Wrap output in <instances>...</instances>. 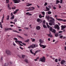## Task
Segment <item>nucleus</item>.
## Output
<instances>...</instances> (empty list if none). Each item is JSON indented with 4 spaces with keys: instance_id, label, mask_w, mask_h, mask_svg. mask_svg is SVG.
Listing matches in <instances>:
<instances>
[{
    "instance_id": "obj_1",
    "label": "nucleus",
    "mask_w": 66,
    "mask_h": 66,
    "mask_svg": "<svg viewBox=\"0 0 66 66\" xmlns=\"http://www.w3.org/2000/svg\"><path fill=\"white\" fill-rule=\"evenodd\" d=\"M46 58L44 56H43V57L40 58V60L39 61H40V62H45L46 61Z\"/></svg>"
},
{
    "instance_id": "obj_2",
    "label": "nucleus",
    "mask_w": 66,
    "mask_h": 66,
    "mask_svg": "<svg viewBox=\"0 0 66 66\" xmlns=\"http://www.w3.org/2000/svg\"><path fill=\"white\" fill-rule=\"evenodd\" d=\"M46 18H47L48 21L49 20V19H50H50H52V20H53L54 21H55V20H54V19H53V18L52 17H50V16H46Z\"/></svg>"
},
{
    "instance_id": "obj_3",
    "label": "nucleus",
    "mask_w": 66,
    "mask_h": 66,
    "mask_svg": "<svg viewBox=\"0 0 66 66\" xmlns=\"http://www.w3.org/2000/svg\"><path fill=\"white\" fill-rule=\"evenodd\" d=\"M61 30H63V31H62V32H65V30L64 29H65L66 28V25H62L61 26Z\"/></svg>"
},
{
    "instance_id": "obj_4",
    "label": "nucleus",
    "mask_w": 66,
    "mask_h": 66,
    "mask_svg": "<svg viewBox=\"0 0 66 66\" xmlns=\"http://www.w3.org/2000/svg\"><path fill=\"white\" fill-rule=\"evenodd\" d=\"M56 19L58 21H63V22H66V20L65 19L63 20L62 19H58L57 18H56Z\"/></svg>"
},
{
    "instance_id": "obj_5",
    "label": "nucleus",
    "mask_w": 66,
    "mask_h": 66,
    "mask_svg": "<svg viewBox=\"0 0 66 66\" xmlns=\"http://www.w3.org/2000/svg\"><path fill=\"white\" fill-rule=\"evenodd\" d=\"M6 53L8 55H11L12 54V53L10 50H6Z\"/></svg>"
},
{
    "instance_id": "obj_6",
    "label": "nucleus",
    "mask_w": 66,
    "mask_h": 66,
    "mask_svg": "<svg viewBox=\"0 0 66 66\" xmlns=\"http://www.w3.org/2000/svg\"><path fill=\"white\" fill-rule=\"evenodd\" d=\"M54 28L55 29H57V30H60V27L58 25H56L54 26Z\"/></svg>"
},
{
    "instance_id": "obj_7",
    "label": "nucleus",
    "mask_w": 66,
    "mask_h": 66,
    "mask_svg": "<svg viewBox=\"0 0 66 66\" xmlns=\"http://www.w3.org/2000/svg\"><path fill=\"white\" fill-rule=\"evenodd\" d=\"M39 45L41 47H42V48L45 49L46 47V46L44 45H41V43H40Z\"/></svg>"
},
{
    "instance_id": "obj_8",
    "label": "nucleus",
    "mask_w": 66,
    "mask_h": 66,
    "mask_svg": "<svg viewBox=\"0 0 66 66\" xmlns=\"http://www.w3.org/2000/svg\"><path fill=\"white\" fill-rule=\"evenodd\" d=\"M36 30H39L40 29V26H37L36 27Z\"/></svg>"
},
{
    "instance_id": "obj_9",
    "label": "nucleus",
    "mask_w": 66,
    "mask_h": 66,
    "mask_svg": "<svg viewBox=\"0 0 66 66\" xmlns=\"http://www.w3.org/2000/svg\"><path fill=\"white\" fill-rule=\"evenodd\" d=\"M30 48H32V49H34V47L33 46V45H31L30 46H29L28 47V49H30Z\"/></svg>"
},
{
    "instance_id": "obj_10",
    "label": "nucleus",
    "mask_w": 66,
    "mask_h": 66,
    "mask_svg": "<svg viewBox=\"0 0 66 66\" xmlns=\"http://www.w3.org/2000/svg\"><path fill=\"white\" fill-rule=\"evenodd\" d=\"M65 63H66V61L65 60H62L61 62V64H64Z\"/></svg>"
},
{
    "instance_id": "obj_11",
    "label": "nucleus",
    "mask_w": 66,
    "mask_h": 66,
    "mask_svg": "<svg viewBox=\"0 0 66 66\" xmlns=\"http://www.w3.org/2000/svg\"><path fill=\"white\" fill-rule=\"evenodd\" d=\"M46 10H45V11H50V9H49V8L48 7L46 6Z\"/></svg>"
},
{
    "instance_id": "obj_12",
    "label": "nucleus",
    "mask_w": 66,
    "mask_h": 66,
    "mask_svg": "<svg viewBox=\"0 0 66 66\" xmlns=\"http://www.w3.org/2000/svg\"><path fill=\"white\" fill-rule=\"evenodd\" d=\"M52 32L53 33H54V34H55V33H56V30L54 29H53V30L52 31Z\"/></svg>"
},
{
    "instance_id": "obj_13",
    "label": "nucleus",
    "mask_w": 66,
    "mask_h": 66,
    "mask_svg": "<svg viewBox=\"0 0 66 66\" xmlns=\"http://www.w3.org/2000/svg\"><path fill=\"white\" fill-rule=\"evenodd\" d=\"M37 22H39L40 21H41V20H40V19L38 18L37 19Z\"/></svg>"
},
{
    "instance_id": "obj_14",
    "label": "nucleus",
    "mask_w": 66,
    "mask_h": 66,
    "mask_svg": "<svg viewBox=\"0 0 66 66\" xmlns=\"http://www.w3.org/2000/svg\"><path fill=\"white\" fill-rule=\"evenodd\" d=\"M15 42L16 43H22V41H20L18 40H16L15 41Z\"/></svg>"
},
{
    "instance_id": "obj_15",
    "label": "nucleus",
    "mask_w": 66,
    "mask_h": 66,
    "mask_svg": "<svg viewBox=\"0 0 66 66\" xmlns=\"http://www.w3.org/2000/svg\"><path fill=\"white\" fill-rule=\"evenodd\" d=\"M58 35H59V33L58 32H57L55 34V36L56 37H57V36H58Z\"/></svg>"
},
{
    "instance_id": "obj_16",
    "label": "nucleus",
    "mask_w": 66,
    "mask_h": 66,
    "mask_svg": "<svg viewBox=\"0 0 66 66\" xmlns=\"http://www.w3.org/2000/svg\"><path fill=\"white\" fill-rule=\"evenodd\" d=\"M17 0H13V2L14 3H17Z\"/></svg>"
},
{
    "instance_id": "obj_17",
    "label": "nucleus",
    "mask_w": 66,
    "mask_h": 66,
    "mask_svg": "<svg viewBox=\"0 0 66 66\" xmlns=\"http://www.w3.org/2000/svg\"><path fill=\"white\" fill-rule=\"evenodd\" d=\"M50 30L51 31V32H52V31L53 30L52 28V27H50Z\"/></svg>"
},
{
    "instance_id": "obj_18",
    "label": "nucleus",
    "mask_w": 66,
    "mask_h": 66,
    "mask_svg": "<svg viewBox=\"0 0 66 66\" xmlns=\"http://www.w3.org/2000/svg\"><path fill=\"white\" fill-rule=\"evenodd\" d=\"M27 4L28 5H26V6H30V5H32L31 4H30L29 3H28Z\"/></svg>"
},
{
    "instance_id": "obj_19",
    "label": "nucleus",
    "mask_w": 66,
    "mask_h": 66,
    "mask_svg": "<svg viewBox=\"0 0 66 66\" xmlns=\"http://www.w3.org/2000/svg\"><path fill=\"white\" fill-rule=\"evenodd\" d=\"M60 2L59 1L57 0L56 1V4H58V3H59Z\"/></svg>"
},
{
    "instance_id": "obj_20",
    "label": "nucleus",
    "mask_w": 66,
    "mask_h": 66,
    "mask_svg": "<svg viewBox=\"0 0 66 66\" xmlns=\"http://www.w3.org/2000/svg\"><path fill=\"white\" fill-rule=\"evenodd\" d=\"M32 49H31V50H30V53H32V54H34V53L33 52H32Z\"/></svg>"
},
{
    "instance_id": "obj_21",
    "label": "nucleus",
    "mask_w": 66,
    "mask_h": 66,
    "mask_svg": "<svg viewBox=\"0 0 66 66\" xmlns=\"http://www.w3.org/2000/svg\"><path fill=\"white\" fill-rule=\"evenodd\" d=\"M31 40H32V42H34L35 41V39H33V38H31Z\"/></svg>"
},
{
    "instance_id": "obj_22",
    "label": "nucleus",
    "mask_w": 66,
    "mask_h": 66,
    "mask_svg": "<svg viewBox=\"0 0 66 66\" xmlns=\"http://www.w3.org/2000/svg\"><path fill=\"white\" fill-rule=\"evenodd\" d=\"M5 29V32H6V31H9L8 29L7 28H5L4 29Z\"/></svg>"
},
{
    "instance_id": "obj_23",
    "label": "nucleus",
    "mask_w": 66,
    "mask_h": 66,
    "mask_svg": "<svg viewBox=\"0 0 66 66\" xmlns=\"http://www.w3.org/2000/svg\"><path fill=\"white\" fill-rule=\"evenodd\" d=\"M52 13V12H51L50 11H48L47 12V14H49V15H50V14H51Z\"/></svg>"
},
{
    "instance_id": "obj_24",
    "label": "nucleus",
    "mask_w": 66,
    "mask_h": 66,
    "mask_svg": "<svg viewBox=\"0 0 66 66\" xmlns=\"http://www.w3.org/2000/svg\"><path fill=\"white\" fill-rule=\"evenodd\" d=\"M24 61L25 62H26V63H28V60L27 59H25L24 60Z\"/></svg>"
},
{
    "instance_id": "obj_25",
    "label": "nucleus",
    "mask_w": 66,
    "mask_h": 66,
    "mask_svg": "<svg viewBox=\"0 0 66 66\" xmlns=\"http://www.w3.org/2000/svg\"><path fill=\"white\" fill-rule=\"evenodd\" d=\"M14 15H12V17L11 18V19H14Z\"/></svg>"
},
{
    "instance_id": "obj_26",
    "label": "nucleus",
    "mask_w": 66,
    "mask_h": 66,
    "mask_svg": "<svg viewBox=\"0 0 66 66\" xmlns=\"http://www.w3.org/2000/svg\"><path fill=\"white\" fill-rule=\"evenodd\" d=\"M17 36L18 37H19V38H21V39H22V38H23L22 37H21V36H19L18 35Z\"/></svg>"
},
{
    "instance_id": "obj_27",
    "label": "nucleus",
    "mask_w": 66,
    "mask_h": 66,
    "mask_svg": "<svg viewBox=\"0 0 66 66\" xmlns=\"http://www.w3.org/2000/svg\"><path fill=\"white\" fill-rule=\"evenodd\" d=\"M13 32H16V33H19V32H18L16 30H13Z\"/></svg>"
},
{
    "instance_id": "obj_28",
    "label": "nucleus",
    "mask_w": 66,
    "mask_h": 66,
    "mask_svg": "<svg viewBox=\"0 0 66 66\" xmlns=\"http://www.w3.org/2000/svg\"><path fill=\"white\" fill-rule=\"evenodd\" d=\"M39 42L40 43V44H41V43H43L42 40L41 39H40L39 40Z\"/></svg>"
},
{
    "instance_id": "obj_29",
    "label": "nucleus",
    "mask_w": 66,
    "mask_h": 66,
    "mask_svg": "<svg viewBox=\"0 0 66 66\" xmlns=\"http://www.w3.org/2000/svg\"><path fill=\"white\" fill-rule=\"evenodd\" d=\"M16 7H13L12 8V10H15L16 9Z\"/></svg>"
},
{
    "instance_id": "obj_30",
    "label": "nucleus",
    "mask_w": 66,
    "mask_h": 66,
    "mask_svg": "<svg viewBox=\"0 0 66 66\" xmlns=\"http://www.w3.org/2000/svg\"><path fill=\"white\" fill-rule=\"evenodd\" d=\"M22 57L23 59H24V57L26 56V55H22Z\"/></svg>"
},
{
    "instance_id": "obj_31",
    "label": "nucleus",
    "mask_w": 66,
    "mask_h": 66,
    "mask_svg": "<svg viewBox=\"0 0 66 66\" xmlns=\"http://www.w3.org/2000/svg\"><path fill=\"white\" fill-rule=\"evenodd\" d=\"M43 27L44 28H47V26H46L45 25H43Z\"/></svg>"
},
{
    "instance_id": "obj_32",
    "label": "nucleus",
    "mask_w": 66,
    "mask_h": 66,
    "mask_svg": "<svg viewBox=\"0 0 66 66\" xmlns=\"http://www.w3.org/2000/svg\"><path fill=\"white\" fill-rule=\"evenodd\" d=\"M55 62L57 63V62H58V60H57V59H56L55 60Z\"/></svg>"
},
{
    "instance_id": "obj_33",
    "label": "nucleus",
    "mask_w": 66,
    "mask_h": 66,
    "mask_svg": "<svg viewBox=\"0 0 66 66\" xmlns=\"http://www.w3.org/2000/svg\"><path fill=\"white\" fill-rule=\"evenodd\" d=\"M39 16L40 18H42V16L41 14H40V15H39Z\"/></svg>"
},
{
    "instance_id": "obj_34",
    "label": "nucleus",
    "mask_w": 66,
    "mask_h": 66,
    "mask_svg": "<svg viewBox=\"0 0 66 66\" xmlns=\"http://www.w3.org/2000/svg\"><path fill=\"white\" fill-rule=\"evenodd\" d=\"M8 64H9V63H8L7 64L5 63L4 66H8Z\"/></svg>"
},
{
    "instance_id": "obj_35",
    "label": "nucleus",
    "mask_w": 66,
    "mask_h": 66,
    "mask_svg": "<svg viewBox=\"0 0 66 66\" xmlns=\"http://www.w3.org/2000/svg\"><path fill=\"white\" fill-rule=\"evenodd\" d=\"M30 40L29 39H28L27 40H26L25 41V42L26 43H28V42H29V41Z\"/></svg>"
},
{
    "instance_id": "obj_36",
    "label": "nucleus",
    "mask_w": 66,
    "mask_h": 66,
    "mask_svg": "<svg viewBox=\"0 0 66 66\" xmlns=\"http://www.w3.org/2000/svg\"><path fill=\"white\" fill-rule=\"evenodd\" d=\"M6 3H8L9 2V0H6Z\"/></svg>"
},
{
    "instance_id": "obj_37",
    "label": "nucleus",
    "mask_w": 66,
    "mask_h": 66,
    "mask_svg": "<svg viewBox=\"0 0 66 66\" xmlns=\"http://www.w3.org/2000/svg\"><path fill=\"white\" fill-rule=\"evenodd\" d=\"M21 44H22L23 45H24V46H26V44L24 43H22H22H21Z\"/></svg>"
},
{
    "instance_id": "obj_38",
    "label": "nucleus",
    "mask_w": 66,
    "mask_h": 66,
    "mask_svg": "<svg viewBox=\"0 0 66 66\" xmlns=\"http://www.w3.org/2000/svg\"><path fill=\"white\" fill-rule=\"evenodd\" d=\"M42 13L43 14V15L44 16L45 15V12H42Z\"/></svg>"
},
{
    "instance_id": "obj_39",
    "label": "nucleus",
    "mask_w": 66,
    "mask_h": 66,
    "mask_svg": "<svg viewBox=\"0 0 66 66\" xmlns=\"http://www.w3.org/2000/svg\"><path fill=\"white\" fill-rule=\"evenodd\" d=\"M49 24L50 26H52V23L50 22L49 23Z\"/></svg>"
},
{
    "instance_id": "obj_40",
    "label": "nucleus",
    "mask_w": 66,
    "mask_h": 66,
    "mask_svg": "<svg viewBox=\"0 0 66 66\" xmlns=\"http://www.w3.org/2000/svg\"><path fill=\"white\" fill-rule=\"evenodd\" d=\"M19 2H20V0H19L18 1L17 0V3H19Z\"/></svg>"
},
{
    "instance_id": "obj_41",
    "label": "nucleus",
    "mask_w": 66,
    "mask_h": 66,
    "mask_svg": "<svg viewBox=\"0 0 66 66\" xmlns=\"http://www.w3.org/2000/svg\"><path fill=\"white\" fill-rule=\"evenodd\" d=\"M50 22H52V23H54V22H53V21H52V20H50Z\"/></svg>"
},
{
    "instance_id": "obj_42",
    "label": "nucleus",
    "mask_w": 66,
    "mask_h": 66,
    "mask_svg": "<svg viewBox=\"0 0 66 66\" xmlns=\"http://www.w3.org/2000/svg\"><path fill=\"white\" fill-rule=\"evenodd\" d=\"M34 48H36V44H33Z\"/></svg>"
},
{
    "instance_id": "obj_43",
    "label": "nucleus",
    "mask_w": 66,
    "mask_h": 66,
    "mask_svg": "<svg viewBox=\"0 0 66 66\" xmlns=\"http://www.w3.org/2000/svg\"><path fill=\"white\" fill-rule=\"evenodd\" d=\"M47 3H45V4L44 5V6H46L47 5Z\"/></svg>"
},
{
    "instance_id": "obj_44",
    "label": "nucleus",
    "mask_w": 66,
    "mask_h": 66,
    "mask_svg": "<svg viewBox=\"0 0 66 66\" xmlns=\"http://www.w3.org/2000/svg\"><path fill=\"white\" fill-rule=\"evenodd\" d=\"M17 12H16V11H14L13 12V14H16V13H17Z\"/></svg>"
},
{
    "instance_id": "obj_45",
    "label": "nucleus",
    "mask_w": 66,
    "mask_h": 66,
    "mask_svg": "<svg viewBox=\"0 0 66 66\" xmlns=\"http://www.w3.org/2000/svg\"><path fill=\"white\" fill-rule=\"evenodd\" d=\"M47 35L48 37H49L50 36L51 34H47Z\"/></svg>"
},
{
    "instance_id": "obj_46",
    "label": "nucleus",
    "mask_w": 66,
    "mask_h": 66,
    "mask_svg": "<svg viewBox=\"0 0 66 66\" xmlns=\"http://www.w3.org/2000/svg\"><path fill=\"white\" fill-rule=\"evenodd\" d=\"M60 3L62 4L63 2V0H60Z\"/></svg>"
},
{
    "instance_id": "obj_47",
    "label": "nucleus",
    "mask_w": 66,
    "mask_h": 66,
    "mask_svg": "<svg viewBox=\"0 0 66 66\" xmlns=\"http://www.w3.org/2000/svg\"><path fill=\"white\" fill-rule=\"evenodd\" d=\"M31 9H32V10L31 11H32L33 10H34V9H35V8L34 7H31Z\"/></svg>"
},
{
    "instance_id": "obj_48",
    "label": "nucleus",
    "mask_w": 66,
    "mask_h": 66,
    "mask_svg": "<svg viewBox=\"0 0 66 66\" xmlns=\"http://www.w3.org/2000/svg\"><path fill=\"white\" fill-rule=\"evenodd\" d=\"M40 52V51L38 50L35 52L36 53H37V52Z\"/></svg>"
},
{
    "instance_id": "obj_49",
    "label": "nucleus",
    "mask_w": 66,
    "mask_h": 66,
    "mask_svg": "<svg viewBox=\"0 0 66 66\" xmlns=\"http://www.w3.org/2000/svg\"><path fill=\"white\" fill-rule=\"evenodd\" d=\"M30 13L29 12H27L26 13V15H29V14Z\"/></svg>"
},
{
    "instance_id": "obj_50",
    "label": "nucleus",
    "mask_w": 66,
    "mask_h": 66,
    "mask_svg": "<svg viewBox=\"0 0 66 66\" xmlns=\"http://www.w3.org/2000/svg\"><path fill=\"white\" fill-rule=\"evenodd\" d=\"M32 11V9H30V10H26V11L27 12H28V11Z\"/></svg>"
},
{
    "instance_id": "obj_51",
    "label": "nucleus",
    "mask_w": 66,
    "mask_h": 66,
    "mask_svg": "<svg viewBox=\"0 0 66 66\" xmlns=\"http://www.w3.org/2000/svg\"><path fill=\"white\" fill-rule=\"evenodd\" d=\"M15 11L17 12H17H18V11H19V9H16Z\"/></svg>"
},
{
    "instance_id": "obj_52",
    "label": "nucleus",
    "mask_w": 66,
    "mask_h": 66,
    "mask_svg": "<svg viewBox=\"0 0 66 66\" xmlns=\"http://www.w3.org/2000/svg\"><path fill=\"white\" fill-rule=\"evenodd\" d=\"M8 10H11V7H8Z\"/></svg>"
},
{
    "instance_id": "obj_53",
    "label": "nucleus",
    "mask_w": 66,
    "mask_h": 66,
    "mask_svg": "<svg viewBox=\"0 0 66 66\" xmlns=\"http://www.w3.org/2000/svg\"><path fill=\"white\" fill-rule=\"evenodd\" d=\"M8 31L9 30H12V29L11 28H8Z\"/></svg>"
},
{
    "instance_id": "obj_54",
    "label": "nucleus",
    "mask_w": 66,
    "mask_h": 66,
    "mask_svg": "<svg viewBox=\"0 0 66 66\" xmlns=\"http://www.w3.org/2000/svg\"><path fill=\"white\" fill-rule=\"evenodd\" d=\"M47 28H50V26H49V25H47Z\"/></svg>"
},
{
    "instance_id": "obj_55",
    "label": "nucleus",
    "mask_w": 66,
    "mask_h": 66,
    "mask_svg": "<svg viewBox=\"0 0 66 66\" xmlns=\"http://www.w3.org/2000/svg\"><path fill=\"white\" fill-rule=\"evenodd\" d=\"M62 32H63V31H59V33H62Z\"/></svg>"
},
{
    "instance_id": "obj_56",
    "label": "nucleus",
    "mask_w": 66,
    "mask_h": 66,
    "mask_svg": "<svg viewBox=\"0 0 66 66\" xmlns=\"http://www.w3.org/2000/svg\"><path fill=\"white\" fill-rule=\"evenodd\" d=\"M13 46H16V44H15V43L14 42L13 43Z\"/></svg>"
},
{
    "instance_id": "obj_57",
    "label": "nucleus",
    "mask_w": 66,
    "mask_h": 66,
    "mask_svg": "<svg viewBox=\"0 0 66 66\" xmlns=\"http://www.w3.org/2000/svg\"><path fill=\"white\" fill-rule=\"evenodd\" d=\"M60 38H63V36H60Z\"/></svg>"
},
{
    "instance_id": "obj_58",
    "label": "nucleus",
    "mask_w": 66,
    "mask_h": 66,
    "mask_svg": "<svg viewBox=\"0 0 66 66\" xmlns=\"http://www.w3.org/2000/svg\"><path fill=\"white\" fill-rule=\"evenodd\" d=\"M24 29H26V30H28V29H29V28L28 27H25V28Z\"/></svg>"
},
{
    "instance_id": "obj_59",
    "label": "nucleus",
    "mask_w": 66,
    "mask_h": 66,
    "mask_svg": "<svg viewBox=\"0 0 66 66\" xmlns=\"http://www.w3.org/2000/svg\"><path fill=\"white\" fill-rule=\"evenodd\" d=\"M17 19H15L14 20V22H17Z\"/></svg>"
},
{
    "instance_id": "obj_60",
    "label": "nucleus",
    "mask_w": 66,
    "mask_h": 66,
    "mask_svg": "<svg viewBox=\"0 0 66 66\" xmlns=\"http://www.w3.org/2000/svg\"><path fill=\"white\" fill-rule=\"evenodd\" d=\"M14 40H18V39H17L16 38H14Z\"/></svg>"
},
{
    "instance_id": "obj_61",
    "label": "nucleus",
    "mask_w": 66,
    "mask_h": 66,
    "mask_svg": "<svg viewBox=\"0 0 66 66\" xmlns=\"http://www.w3.org/2000/svg\"><path fill=\"white\" fill-rule=\"evenodd\" d=\"M19 45H20V46H23V45H22L20 43H19Z\"/></svg>"
},
{
    "instance_id": "obj_62",
    "label": "nucleus",
    "mask_w": 66,
    "mask_h": 66,
    "mask_svg": "<svg viewBox=\"0 0 66 66\" xmlns=\"http://www.w3.org/2000/svg\"><path fill=\"white\" fill-rule=\"evenodd\" d=\"M43 23H46V21H43Z\"/></svg>"
},
{
    "instance_id": "obj_63",
    "label": "nucleus",
    "mask_w": 66,
    "mask_h": 66,
    "mask_svg": "<svg viewBox=\"0 0 66 66\" xmlns=\"http://www.w3.org/2000/svg\"><path fill=\"white\" fill-rule=\"evenodd\" d=\"M13 13L12 12L11 13V16H13Z\"/></svg>"
},
{
    "instance_id": "obj_64",
    "label": "nucleus",
    "mask_w": 66,
    "mask_h": 66,
    "mask_svg": "<svg viewBox=\"0 0 66 66\" xmlns=\"http://www.w3.org/2000/svg\"><path fill=\"white\" fill-rule=\"evenodd\" d=\"M29 16H32V14L29 13V14H28Z\"/></svg>"
}]
</instances>
